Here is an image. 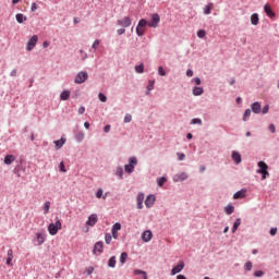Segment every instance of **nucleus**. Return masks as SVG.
I'll return each mask as SVG.
<instances>
[{
	"label": "nucleus",
	"instance_id": "38",
	"mask_svg": "<svg viewBox=\"0 0 279 279\" xmlns=\"http://www.w3.org/2000/svg\"><path fill=\"white\" fill-rule=\"evenodd\" d=\"M165 182H167V178L165 177L157 180L158 186H165Z\"/></svg>",
	"mask_w": 279,
	"mask_h": 279
},
{
	"label": "nucleus",
	"instance_id": "23",
	"mask_svg": "<svg viewBox=\"0 0 279 279\" xmlns=\"http://www.w3.org/2000/svg\"><path fill=\"white\" fill-rule=\"evenodd\" d=\"M251 23L252 25H258L259 23L258 13H254L251 15Z\"/></svg>",
	"mask_w": 279,
	"mask_h": 279
},
{
	"label": "nucleus",
	"instance_id": "6",
	"mask_svg": "<svg viewBox=\"0 0 279 279\" xmlns=\"http://www.w3.org/2000/svg\"><path fill=\"white\" fill-rule=\"evenodd\" d=\"M38 44V35H34L27 43V51H33L34 47Z\"/></svg>",
	"mask_w": 279,
	"mask_h": 279
},
{
	"label": "nucleus",
	"instance_id": "15",
	"mask_svg": "<svg viewBox=\"0 0 279 279\" xmlns=\"http://www.w3.org/2000/svg\"><path fill=\"white\" fill-rule=\"evenodd\" d=\"M143 202H145V194L140 193L137 195V208H138V210H143Z\"/></svg>",
	"mask_w": 279,
	"mask_h": 279
},
{
	"label": "nucleus",
	"instance_id": "8",
	"mask_svg": "<svg viewBox=\"0 0 279 279\" xmlns=\"http://www.w3.org/2000/svg\"><path fill=\"white\" fill-rule=\"evenodd\" d=\"M259 169L257 170V173H262V180H265V173H267V169H269V166L265 163L264 161L258 162Z\"/></svg>",
	"mask_w": 279,
	"mask_h": 279
},
{
	"label": "nucleus",
	"instance_id": "62",
	"mask_svg": "<svg viewBox=\"0 0 279 279\" xmlns=\"http://www.w3.org/2000/svg\"><path fill=\"white\" fill-rule=\"evenodd\" d=\"M12 257L7 258V265H9V267H12Z\"/></svg>",
	"mask_w": 279,
	"mask_h": 279
},
{
	"label": "nucleus",
	"instance_id": "31",
	"mask_svg": "<svg viewBox=\"0 0 279 279\" xmlns=\"http://www.w3.org/2000/svg\"><path fill=\"white\" fill-rule=\"evenodd\" d=\"M50 208H51V202L48 201L44 205V214L48 215Z\"/></svg>",
	"mask_w": 279,
	"mask_h": 279
},
{
	"label": "nucleus",
	"instance_id": "18",
	"mask_svg": "<svg viewBox=\"0 0 279 279\" xmlns=\"http://www.w3.org/2000/svg\"><path fill=\"white\" fill-rule=\"evenodd\" d=\"M232 160L235 162V165H241V154L236 150L232 153Z\"/></svg>",
	"mask_w": 279,
	"mask_h": 279
},
{
	"label": "nucleus",
	"instance_id": "54",
	"mask_svg": "<svg viewBox=\"0 0 279 279\" xmlns=\"http://www.w3.org/2000/svg\"><path fill=\"white\" fill-rule=\"evenodd\" d=\"M193 82L196 84V86H199V84H202V80L199 77L193 78Z\"/></svg>",
	"mask_w": 279,
	"mask_h": 279
},
{
	"label": "nucleus",
	"instance_id": "55",
	"mask_svg": "<svg viewBox=\"0 0 279 279\" xmlns=\"http://www.w3.org/2000/svg\"><path fill=\"white\" fill-rule=\"evenodd\" d=\"M76 138L78 141H84V134L82 132H80L78 134H76Z\"/></svg>",
	"mask_w": 279,
	"mask_h": 279
},
{
	"label": "nucleus",
	"instance_id": "24",
	"mask_svg": "<svg viewBox=\"0 0 279 279\" xmlns=\"http://www.w3.org/2000/svg\"><path fill=\"white\" fill-rule=\"evenodd\" d=\"M134 276H143L144 279H147V272L141 269H135L133 271Z\"/></svg>",
	"mask_w": 279,
	"mask_h": 279
},
{
	"label": "nucleus",
	"instance_id": "39",
	"mask_svg": "<svg viewBox=\"0 0 279 279\" xmlns=\"http://www.w3.org/2000/svg\"><path fill=\"white\" fill-rule=\"evenodd\" d=\"M98 99H99L100 101H102V104H106V102L108 101V97H106V95H104V94H101V93H99Z\"/></svg>",
	"mask_w": 279,
	"mask_h": 279
},
{
	"label": "nucleus",
	"instance_id": "35",
	"mask_svg": "<svg viewBox=\"0 0 279 279\" xmlns=\"http://www.w3.org/2000/svg\"><path fill=\"white\" fill-rule=\"evenodd\" d=\"M125 260H128V253H122L120 256V263L125 265Z\"/></svg>",
	"mask_w": 279,
	"mask_h": 279
},
{
	"label": "nucleus",
	"instance_id": "9",
	"mask_svg": "<svg viewBox=\"0 0 279 279\" xmlns=\"http://www.w3.org/2000/svg\"><path fill=\"white\" fill-rule=\"evenodd\" d=\"M156 204V195L149 194L145 199L146 208H151Z\"/></svg>",
	"mask_w": 279,
	"mask_h": 279
},
{
	"label": "nucleus",
	"instance_id": "1",
	"mask_svg": "<svg viewBox=\"0 0 279 279\" xmlns=\"http://www.w3.org/2000/svg\"><path fill=\"white\" fill-rule=\"evenodd\" d=\"M59 230H62V222L60 221L59 217H56L54 219V223L51 222L48 226V232L51 236H56V234H58Z\"/></svg>",
	"mask_w": 279,
	"mask_h": 279
},
{
	"label": "nucleus",
	"instance_id": "40",
	"mask_svg": "<svg viewBox=\"0 0 279 279\" xmlns=\"http://www.w3.org/2000/svg\"><path fill=\"white\" fill-rule=\"evenodd\" d=\"M197 37H198V38H205V37H206V31L199 29V31L197 32Z\"/></svg>",
	"mask_w": 279,
	"mask_h": 279
},
{
	"label": "nucleus",
	"instance_id": "34",
	"mask_svg": "<svg viewBox=\"0 0 279 279\" xmlns=\"http://www.w3.org/2000/svg\"><path fill=\"white\" fill-rule=\"evenodd\" d=\"M250 117H252V110L246 109L243 114V121H247V119H250Z\"/></svg>",
	"mask_w": 279,
	"mask_h": 279
},
{
	"label": "nucleus",
	"instance_id": "22",
	"mask_svg": "<svg viewBox=\"0 0 279 279\" xmlns=\"http://www.w3.org/2000/svg\"><path fill=\"white\" fill-rule=\"evenodd\" d=\"M14 160H16V157H14V155H7L4 157V165H12Z\"/></svg>",
	"mask_w": 279,
	"mask_h": 279
},
{
	"label": "nucleus",
	"instance_id": "48",
	"mask_svg": "<svg viewBox=\"0 0 279 279\" xmlns=\"http://www.w3.org/2000/svg\"><path fill=\"white\" fill-rule=\"evenodd\" d=\"M276 234H278V228H271L270 229V235L276 236Z\"/></svg>",
	"mask_w": 279,
	"mask_h": 279
},
{
	"label": "nucleus",
	"instance_id": "4",
	"mask_svg": "<svg viewBox=\"0 0 279 279\" xmlns=\"http://www.w3.org/2000/svg\"><path fill=\"white\" fill-rule=\"evenodd\" d=\"M160 23V15L158 13L153 14L151 20L149 22H146V25L148 27H158V24Z\"/></svg>",
	"mask_w": 279,
	"mask_h": 279
},
{
	"label": "nucleus",
	"instance_id": "17",
	"mask_svg": "<svg viewBox=\"0 0 279 279\" xmlns=\"http://www.w3.org/2000/svg\"><path fill=\"white\" fill-rule=\"evenodd\" d=\"M65 143H66V138H64V137H61L60 140L54 141L56 149H62V147H64Z\"/></svg>",
	"mask_w": 279,
	"mask_h": 279
},
{
	"label": "nucleus",
	"instance_id": "13",
	"mask_svg": "<svg viewBox=\"0 0 279 279\" xmlns=\"http://www.w3.org/2000/svg\"><path fill=\"white\" fill-rule=\"evenodd\" d=\"M154 234L151 233V231L147 230V231H144L143 234H142V240L145 242V243H149V241H151Z\"/></svg>",
	"mask_w": 279,
	"mask_h": 279
},
{
	"label": "nucleus",
	"instance_id": "64",
	"mask_svg": "<svg viewBox=\"0 0 279 279\" xmlns=\"http://www.w3.org/2000/svg\"><path fill=\"white\" fill-rule=\"evenodd\" d=\"M177 279H186V276H184V275H178V276H177Z\"/></svg>",
	"mask_w": 279,
	"mask_h": 279
},
{
	"label": "nucleus",
	"instance_id": "30",
	"mask_svg": "<svg viewBox=\"0 0 279 279\" xmlns=\"http://www.w3.org/2000/svg\"><path fill=\"white\" fill-rule=\"evenodd\" d=\"M116 175H118V178H120V180H123V168L118 167L116 169Z\"/></svg>",
	"mask_w": 279,
	"mask_h": 279
},
{
	"label": "nucleus",
	"instance_id": "41",
	"mask_svg": "<svg viewBox=\"0 0 279 279\" xmlns=\"http://www.w3.org/2000/svg\"><path fill=\"white\" fill-rule=\"evenodd\" d=\"M252 267H253L252 262H246L244 265V268L246 269V271H252Z\"/></svg>",
	"mask_w": 279,
	"mask_h": 279
},
{
	"label": "nucleus",
	"instance_id": "20",
	"mask_svg": "<svg viewBox=\"0 0 279 279\" xmlns=\"http://www.w3.org/2000/svg\"><path fill=\"white\" fill-rule=\"evenodd\" d=\"M252 112L260 114V102H254L251 105Z\"/></svg>",
	"mask_w": 279,
	"mask_h": 279
},
{
	"label": "nucleus",
	"instance_id": "59",
	"mask_svg": "<svg viewBox=\"0 0 279 279\" xmlns=\"http://www.w3.org/2000/svg\"><path fill=\"white\" fill-rule=\"evenodd\" d=\"M84 112H86V108L80 107L78 108V114H84Z\"/></svg>",
	"mask_w": 279,
	"mask_h": 279
},
{
	"label": "nucleus",
	"instance_id": "10",
	"mask_svg": "<svg viewBox=\"0 0 279 279\" xmlns=\"http://www.w3.org/2000/svg\"><path fill=\"white\" fill-rule=\"evenodd\" d=\"M182 269H184V262L183 260H180L178 263L177 266H174L172 269H171V276H175L177 274H180V271H182Z\"/></svg>",
	"mask_w": 279,
	"mask_h": 279
},
{
	"label": "nucleus",
	"instance_id": "57",
	"mask_svg": "<svg viewBox=\"0 0 279 279\" xmlns=\"http://www.w3.org/2000/svg\"><path fill=\"white\" fill-rule=\"evenodd\" d=\"M92 47L93 49H97V47H99V39H96Z\"/></svg>",
	"mask_w": 279,
	"mask_h": 279
},
{
	"label": "nucleus",
	"instance_id": "12",
	"mask_svg": "<svg viewBox=\"0 0 279 279\" xmlns=\"http://www.w3.org/2000/svg\"><path fill=\"white\" fill-rule=\"evenodd\" d=\"M189 175L186 172H180L173 177V182H184Z\"/></svg>",
	"mask_w": 279,
	"mask_h": 279
},
{
	"label": "nucleus",
	"instance_id": "47",
	"mask_svg": "<svg viewBox=\"0 0 279 279\" xmlns=\"http://www.w3.org/2000/svg\"><path fill=\"white\" fill-rule=\"evenodd\" d=\"M59 169L62 173H66V169L64 168V161H61L59 165Z\"/></svg>",
	"mask_w": 279,
	"mask_h": 279
},
{
	"label": "nucleus",
	"instance_id": "44",
	"mask_svg": "<svg viewBox=\"0 0 279 279\" xmlns=\"http://www.w3.org/2000/svg\"><path fill=\"white\" fill-rule=\"evenodd\" d=\"M158 74L161 75V77H165V75H167V72H165V68L159 66L158 68Z\"/></svg>",
	"mask_w": 279,
	"mask_h": 279
},
{
	"label": "nucleus",
	"instance_id": "53",
	"mask_svg": "<svg viewBox=\"0 0 279 279\" xmlns=\"http://www.w3.org/2000/svg\"><path fill=\"white\" fill-rule=\"evenodd\" d=\"M263 114H267V112H269V105H266L263 110H262Z\"/></svg>",
	"mask_w": 279,
	"mask_h": 279
},
{
	"label": "nucleus",
	"instance_id": "27",
	"mask_svg": "<svg viewBox=\"0 0 279 279\" xmlns=\"http://www.w3.org/2000/svg\"><path fill=\"white\" fill-rule=\"evenodd\" d=\"M239 226H241V218H238L235 220V222L233 223V227H232V233L234 234V232H236V230H239Z\"/></svg>",
	"mask_w": 279,
	"mask_h": 279
},
{
	"label": "nucleus",
	"instance_id": "14",
	"mask_svg": "<svg viewBox=\"0 0 279 279\" xmlns=\"http://www.w3.org/2000/svg\"><path fill=\"white\" fill-rule=\"evenodd\" d=\"M94 254H102L104 253V242H97L95 245H94Z\"/></svg>",
	"mask_w": 279,
	"mask_h": 279
},
{
	"label": "nucleus",
	"instance_id": "43",
	"mask_svg": "<svg viewBox=\"0 0 279 279\" xmlns=\"http://www.w3.org/2000/svg\"><path fill=\"white\" fill-rule=\"evenodd\" d=\"M119 230H121V223L117 222V223L113 225L112 231L119 232Z\"/></svg>",
	"mask_w": 279,
	"mask_h": 279
},
{
	"label": "nucleus",
	"instance_id": "37",
	"mask_svg": "<svg viewBox=\"0 0 279 279\" xmlns=\"http://www.w3.org/2000/svg\"><path fill=\"white\" fill-rule=\"evenodd\" d=\"M105 241L107 245H110V243H112V235L110 233H106Z\"/></svg>",
	"mask_w": 279,
	"mask_h": 279
},
{
	"label": "nucleus",
	"instance_id": "52",
	"mask_svg": "<svg viewBox=\"0 0 279 279\" xmlns=\"http://www.w3.org/2000/svg\"><path fill=\"white\" fill-rule=\"evenodd\" d=\"M32 12H36L38 10V4L34 2L31 8Z\"/></svg>",
	"mask_w": 279,
	"mask_h": 279
},
{
	"label": "nucleus",
	"instance_id": "21",
	"mask_svg": "<svg viewBox=\"0 0 279 279\" xmlns=\"http://www.w3.org/2000/svg\"><path fill=\"white\" fill-rule=\"evenodd\" d=\"M245 193H247L245 190L238 191L233 195V199H243V197H245Z\"/></svg>",
	"mask_w": 279,
	"mask_h": 279
},
{
	"label": "nucleus",
	"instance_id": "26",
	"mask_svg": "<svg viewBox=\"0 0 279 279\" xmlns=\"http://www.w3.org/2000/svg\"><path fill=\"white\" fill-rule=\"evenodd\" d=\"M45 243V234L37 233V245H43Z\"/></svg>",
	"mask_w": 279,
	"mask_h": 279
},
{
	"label": "nucleus",
	"instance_id": "58",
	"mask_svg": "<svg viewBox=\"0 0 279 279\" xmlns=\"http://www.w3.org/2000/svg\"><path fill=\"white\" fill-rule=\"evenodd\" d=\"M178 158L179 160H184V158H186V155H184L183 153L182 154L178 153Z\"/></svg>",
	"mask_w": 279,
	"mask_h": 279
},
{
	"label": "nucleus",
	"instance_id": "7",
	"mask_svg": "<svg viewBox=\"0 0 279 279\" xmlns=\"http://www.w3.org/2000/svg\"><path fill=\"white\" fill-rule=\"evenodd\" d=\"M117 25L120 27H130V25H132V19H130V16H124L122 20L117 21Z\"/></svg>",
	"mask_w": 279,
	"mask_h": 279
},
{
	"label": "nucleus",
	"instance_id": "61",
	"mask_svg": "<svg viewBox=\"0 0 279 279\" xmlns=\"http://www.w3.org/2000/svg\"><path fill=\"white\" fill-rule=\"evenodd\" d=\"M86 271H87L88 276H90V274H93V271H95V268L88 267V268H86Z\"/></svg>",
	"mask_w": 279,
	"mask_h": 279
},
{
	"label": "nucleus",
	"instance_id": "19",
	"mask_svg": "<svg viewBox=\"0 0 279 279\" xmlns=\"http://www.w3.org/2000/svg\"><path fill=\"white\" fill-rule=\"evenodd\" d=\"M264 11L267 14V16H269V19H274V16H276V13L272 12L271 7H269V4H265Z\"/></svg>",
	"mask_w": 279,
	"mask_h": 279
},
{
	"label": "nucleus",
	"instance_id": "28",
	"mask_svg": "<svg viewBox=\"0 0 279 279\" xmlns=\"http://www.w3.org/2000/svg\"><path fill=\"white\" fill-rule=\"evenodd\" d=\"M108 267H117V257L116 256H112L110 257L109 262H108Z\"/></svg>",
	"mask_w": 279,
	"mask_h": 279
},
{
	"label": "nucleus",
	"instance_id": "46",
	"mask_svg": "<svg viewBox=\"0 0 279 279\" xmlns=\"http://www.w3.org/2000/svg\"><path fill=\"white\" fill-rule=\"evenodd\" d=\"M96 197H97L98 199H101V197H104V190L99 189V190L97 191V193H96Z\"/></svg>",
	"mask_w": 279,
	"mask_h": 279
},
{
	"label": "nucleus",
	"instance_id": "29",
	"mask_svg": "<svg viewBox=\"0 0 279 279\" xmlns=\"http://www.w3.org/2000/svg\"><path fill=\"white\" fill-rule=\"evenodd\" d=\"M15 19H16L17 23H23L24 21H27V17H25V15H23L22 13H17L15 15Z\"/></svg>",
	"mask_w": 279,
	"mask_h": 279
},
{
	"label": "nucleus",
	"instance_id": "16",
	"mask_svg": "<svg viewBox=\"0 0 279 279\" xmlns=\"http://www.w3.org/2000/svg\"><path fill=\"white\" fill-rule=\"evenodd\" d=\"M60 99L62 101H69V99H71V90L66 89V90H63L60 95Z\"/></svg>",
	"mask_w": 279,
	"mask_h": 279
},
{
	"label": "nucleus",
	"instance_id": "56",
	"mask_svg": "<svg viewBox=\"0 0 279 279\" xmlns=\"http://www.w3.org/2000/svg\"><path fill=\"white\" fill-rule=\"evenodd\" d=\"M117 33L119 36H123V34H125V28H119Z\"/></svg>",
	"mask_w": 279,
	"mask_h": 279
},
{
	"label": "nucleus",
	"instance_id": "25",
	"mask_svg": "<svg viewBox=\"0 0 279 279\" xmlns=\"http://www.w3.org/2000/svg\"><path fill=\"white\" fill-rule=\"evenodd\" d=\"M193 95H195V97H198L199 95H204V88H202V87H194L193 88Z\"/></svg>",
	"mask_w": 279,
	"mask_h": 279
},
{
	"label": "nucleus",
	"instance_id": "2",
	"mask_svg": "<svg viewBox=\"0 0 279 279\" xmlns=\"http://www.w3.org/2000/svg\"><path fill=\"white\" fill-rule=\"evenodd\" d=\"M136 165H138V159L136 157H130L129 165L124 166L125 173H134Z\"/></svg>",
	"mask_w": 279,
	"mask_h": 279
},
{
	"label": "nucleus",
	"instance_id": "3",
	"mask_svg": "<svg viewBox=\"0 0 279 279\" xmlns=\"http://www.w3.org/2000/svg\"><path fill=\"white\" fill-rule=\"evenodd\" d=\"M145 27H147V20L142 19L140 20L137 27H136V34L137 36H145Z\"/></svg>",
	"mask_w": 279,
	"mask_h": 279
},
{
	"label": "nucleus",
	"instance_id": "36",
	"mask_svg": "<svg viewBox=\"0 0 279 279\" xmlns=\"http://www.w3.org/2000/svg\"><path fill=\"white\" fill-rule=\"evenodd\" d=\"M136 73H143L145 71V65L142 63L135 66Z\"/></svg>",
	"mask_w": 279,
	"mask_h": 279
},
{
	"label": "nucleus",
	"instance_id": "50",
	"mask_svg": "<svg viewBox=\"0 0 279 279\" xmlns=\"http://www.w3.org/2000/svg\"><path fill=\"white\" fill-rule=\"evenodd\" d=\"M8 258H14V251L9 250L7 253Z\"/></svg>",
	"mask_w": 279,
	"mask_h": 279
},
{
	"label": "nucleus",
	"instance_id": "32",
	"mask_svg": "<svg viewBox=\"0 0 279 279\" xmlns=\"http://www.w3.org/2000/svg\"><path fill=\"white\" fill-rule=\"evenodd\" d=\"M214 4L209 3L205 7L204 14H210L213 12Z\"/></svg>",
	"mask_w": 279,
	"mask_h": 279
},
{
	"label": "nucleus",
	"instance_id": "60",
	"mask_svg": "<svg viewBox=\"0 0 279 279\" xmlns=\"http://www.w3.org/2000/svg\"><path fill=\"white\" fill-rule=\"evenodd\" d=\"M269 130H270V132H271L272 134H275V132H276V125L270 124V125H269Z\"/></svg>",
	"mask_w": 279,
	"mask_h": 279
},
{
	"label": "nucleus",
	"instance_id": "63",
	"mask_svg": "<svg viewBox=\"0 0 279 279\" xmlns=\"http://www.w3.org/2000/svg\"><path fill=\"white\" fill-rule=\"evenodd\" d=\"M186 75L187 77H193V70H187Z\"/></svg>",
	"mask_w": 279,
	"mask_h": 279
},
{
	"label": "nucleus",
	"instance_id": "33",
	"mask_svg": "<svg viewBox=\"0 0 279 279\" xmlns=\"http://www.w3.org/2000/svg\"><path fill=\"white\" fill-rule=\"evenodd\" d=\"M225 211L227 213V215H232V213H234V206L228 205L227 207H225Z\"/></svg>",
	"mask_w": 279,
	"mask_h": 279
},
{
	"label": "nucleus",
	"instance_id": "45",
	"mask_svg": "<svg viewBox=\"0 0 279 279\" xmlns=\"http://www.w3.org/2000/svg\"><path fill=\"white\" fill-rule=\"evenodd\" d=\"M254 276H255V278H262V276H265V272H263V270H256L254 272Z\"/></svg>",
	"mask_w": 279,
	"mask_h": 279
},
{
	"label": "nucleus",
	"instance_id": "5",
	"mask_svg": "<svg viewBox=\"0 0 279 279\" xmlns=\"http://www.w3.org/2000/svg\"><path fill=\"white\" fill-rule=\"evenodd\" d=\"M88 80V73L87 72H80L75 77V84H84Z\"/></svg>",
	"mask_w": 279,
	"mask_h": 279
},
{
	"label": "nucleus",
	"instance_id": "49",
	"mask_svg": "<svg viewBox=\"0 0 279 279\" xmlns=\"http://www.w3.org/2000/svg\"><path fill=\"white\" fill-rule=\"evenodd\" d=\"M132 121V116L131 114H126L124 117V123H130Z\"/></svg>",
	"mask_w": 279,
	"mask_h": 279
},
{
	"label": "nucleus",
	"instance_id": "11",
	"mask_svg": "<svg viewBox=\"0 0 279 279\" xmlns=\"http://www.w3.org/2000/svg\"><path fill=\"white\" fill-rule=\"evenodd\" d=\"M97 221H99V217L97 216V214H92L86 221V226H90V228H93V226H95Z\"/></svg>",
	"mask_w": 279,
	"mask_h": 279
},
{
	"label": "nucleus",
	"instance_id": "51",
	"mask_svg": "<svg viewBox=\"0 0 279 279\" xmlns=\"http://www.w3.org/2000/svg\"><path fill=\"white\" fill-rule=\"evenodd\" d=\"M154 84H155L154 81H149V84H148V86H147V89H148V90H154Z\"/></svg>",
	"mask_w": 279,
	"mask_h": 279
},
{
	"label": "nucleus",
	"instance_id": "42",
	"mask_svg": "<svg viewBox=\"0 0 279 279\" xmlns=\"http://www.w3.org/2000/svg\"><path fill=\"white\" fill-rule=\"evenodd\" d=\"M192 124L193 125H202V119H199V118L192 119Z\"/></svg>",
	"mask_w": 279,
	"mask_h": 279
}]
</instances>
